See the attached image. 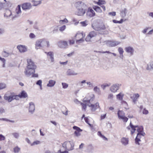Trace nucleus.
Returning <instances> with one entry per match:
<instances>
[{"label": "nucleus", "instance_id": "f257e3e1", "mask_svg": "<svg viewBox=\"0 0 153 153\" xmlns=\"http://www.w3.org/2000/svg\"><path fill=\"white\" fill-rule=\"evenodd\" d=\"M74 5L77 9L76 14L79 16H83L86 13L87 10V6L82 1H78L76 2Z\"/></svg>", "mask_w": 153, "mask_h": 153}, {"label": "nucleus", "instance_id": "f03ea898", "mask_svg": "<svg viewBox=\"0 0 153 153\" xmlns=\"http://www.w3.org/2000/svg\"><path fill=\"white\" fill-rule=\"evenodd\" d=\"M62 146L65 150L70 151L74 149V144L72 141H67L62 144Z\"/></svg>", "mask_w": 153, "mask_h": 153}, {"label": "nucleus", "instance_id": "7ed1b4c3", "mask_svg": "<svg viewBox=\"0 0 153 153\" xmlns=\"http://www.w3.org/2000/svg\"><path fill=\"white\" fill-rule=\"evenodd\" d=\"M92 27L95 30L98 31L99 33L100 34H107L108 33V31H106V32L105 31L104 32L102 31V30L105 29V25H100L97 26H94L92 25Z\"/></svg>", "mask_w": 153, "mask_h": 153}, {"label": "nucleus", "instance_id": "20e7f679", "mask_svg": "<svg viewBox=\"0 0 153 153\" xmlns=\"http://www.w3.org/2000/svg\"><path fill=\"white\" fill-rule=\"evenodd\" d=\"M93 100V99L89 100H85V98L83 99V101L84 102H87V105L89 107H91V110L92 111H94L96 110L99 107V103H96L95 104H92L90 103V101Z\"/></svg>", "mask_w": 153, "mask_h": 153}, {"label": "nucleus", "instance_id": "39448f33", "mask_svg": "<svg viewBox=\"0 0 153 153\" xmlns=\"http://www.w3.org/2000/svg\"><path fill=\"white\" fill-rule=\"evenodd\" d=\"M29 68H28V66H27V68L25 69L24 73L25 75L28 77L30 76L33 73H35V70L36 68H33L32 66L30 67Z\"/></svg>", "mask_w": 153, "mask_h": 153}, {"label": "nucleus", "instance_id": "423d86ee", "mask_svg": "<svg viewBox=\"0 0 153 153\" xmlns=\"http://www.w3.org/2000/svg\"><path fill=\"white\" fill-rule=\"evenodd\" d=\"M146 134L144 132H143L142 133H137L136 137L135 139V142L136 144L140 145L139 141H141V139H144L145 138L144 136Z\"/></svg>", "mask_w": 153, "mask_h": 153}, {"label": "nucleus", "instance_id": "0eeeda50", "mask_svg": "<svg viewBox=\"0 0 153 153\" xmlns=\"http://www.w3.org/2000/svg\"><path fill=\"white\" fill-rule=\"evenodd\" d=\"M4 99L7 100L8 102H11L14 99L16 100L18 99V96L17 95H11L10 96H7V94H5L4 96Z\"/></svg>", "mask_w": 153, "mask_h": 153}, {"label": "nucleus", "instance_id": "6e6552de", "mask_svg": "<svg viewBox=\"0 0 153 153\" xmlns=\"http://www.w3.org/2000/svg\"><path fill=\"white\" fill-rule=\"evenodd\" d=\"M97 35V33L94 31L90 32L85 38V40L87 42L91 41V38L95 37Z\"/></svg>", "mask_w": 153, "mask_h": 153}, {"label": "nucleus", "instance_id": "1a4fd4ad", "mask_svg": "<svg viewBox=\"0 0 153 153\" xmlns=\"http://www.w3.org/2000/svg\"><path fill=\"white\" fill-rule=\"evenodd\" d=\"M95 15V13L94 11L91 8L89 7L88 9L86 12V15L90 17H93Z\"/></svg>", "mask_w": 153, "mask_h": 153}, {"label": "nucleus", "instance_id": "9d476101", "mask_svg": "<svg viewBox=\"0 0 153 153\" xmlns=\"http://www.w3.org/2000/svg\"><path fill=\"white\" fill-rule=\"evenodd\" d=\"M22 7L24 10H29L31 8L32 5L30 3H25L22 4Z\"/></svg>", "mask_w": 153, "mask_h": 153}, {"label": "nucleus", "instance_id": "9b49d317", "mask_svg": "<svg viewBox=\"0 0 153 153\" xmlns=\"http://www.w3.org/2000/svg\"><path fill=\"white\" fill-rule=\"evenodd\" d=\"M120 42L119 41H108L107 42V44L109 47H113L120 44Z\"/></svg>", "mask_w": 153, "mask_h": 153}, {"label": "nucleus", "instance_id": "f8f14e48", "mask_svg": "<svg viewBox=\"0 0 153 153\" xmlns=\"http://www.w3.org/2000/svg\"><path fill=\"white\" fill-rule=\"evenodd\" d=\"M29 112L31 114H33L35 110V104L33 102H31L29 103Z\"/></svg>", "mask_w": 153, "mask_h": 153}, {"label": "nucleus", "instance_id": "ddd939ff", "mask_svg": "<svg viewBox=\"0 0 153 153\" xmlns=\"http://www.w3.org/2000/svg\"><path fill=\"white\" fill-rule=\"evenodd\" d=\"M58 45L61 48H65L67 47L68 45L66 41H61L58 42Z\"/></svg>", "mask_w": 153, "mask_h": 153}, {"label": "nucleus", "instance_id": "4468645a", "mask_svg": "<svg viewBox=\"0 0 153 153\" xmlns=\"http://www.w3.org/2000/svg\"><path fill=\"white\" fill-rule=\"evenodd\" d=\"M73 128L74 129L76 130L74 132V134L77 137L79 136L80 135V132L82 131V130L76 126H73Z\"/></svg>", "mask_w": 153, "mask_h": 153}, {"label": "nucleus", "instance_id": "2eb2a0df", "mask_svg": "<svg viewBox=\"0 0 153 153\" xmlns=\"http://www.w3.org/2000/svg\"><path fill=\"white\" fill-rule=\"evenodd\" d=\"M125 50L127 53H129L131 56L133 54L134 49L133 48L129 46L126 47Z\"/></svg>", "mask_w": 153, "mask_h": 153}, {"label": "nucleus", "instance_id": "dca6fc26", "mask_svg": "<svg viewBox=\"0 0 153 153\" xmlns=\"http://www.w3.org/2000/svg\"><path fill=\"white\" fill-rule=\"evenodd\" d=\"M27 66H28V68H30V67L31 66H32L33 68H36V65L30 59H27Z\"/></svg>", "mask_w": 153, "mask_h": 153}, {"label": "nucleus", "instance_id": "f3484780", "mask_svg": "<svg viewBox=\"0 0 153 153\" xmlns=\"http://www.w3.org/2000/svg\"><path fill=\"white\" fill-rule=\"evenodd\" d=\"M17 49L21 53H23L27 51V48L25 46L19 45L17 46Z\"/></svg>", "mask_w": 153, "mask_h": 153}, {"label": "nucleus", "instance_id": "a211bd4d", "mask_svg": "<svg viewBox=\"0 0 153 153\" xmlns=\"http://www.w3.org/2000/svg\"><path fill=\"white\" fill-rule=\"evenodd\" d=\"M41 47H44L45 46H47L48 48L49 47L50 45L48 41L44 39H41Z\"/></svg>", "mask_w": 153, "mask_h": 153}, {"label": "nucleus", "instance_id": "6ab92c4d", "mask_svg": "<svg viewBox=\"0 0 153 153\" xmlns=\"http://www.w3.org/2000/svg\"><path fill=\"white\" fill-rule=\"evenodd\" d=\"M12 15L11 11L9 9L6 10L5 13L4 14V16L7 18H9Z\"/></svg>", "mask_w": 153, "mask_h": 153}, {"label": "nucleus", "instance_id": "aec40b11", "mask_svg": "<svg viewBox=\"0 0 153 153\" xmlns=\"http://www.w3.org/2000/svg\"><path fill=\"white\" fill-rule=\"evenodd\" d=\"M45 53L47 54L48 56L50 57V59L51 62H53L54 61V55L53 52L51 51L48 52H45Z\"/></svg>", "mask_w": 153, "mask_h": 153}, {"label": "nucleus", "instance_id": "412c9836", "mask_svg": "<svg viewBox=\"0 0 153 153\" xmlns=\"http://www.w3.org/2000/svg\"><path fill=\"white\" fill-rule=\"evenodd\" d=\"M77 36H78L79 37H80L81 38L79 40H76V42L77 43L82 42L84 41V40L82 38L83 34L82 33H79L76 34V36L77 37Z\"/></svg>", "mask_w": 153, "mask_h": 153}, {"label": "nucleus", "instance_id": "4be33fe9", "mask_svg": "<svg viewBox=\"0 0 153 153\" xmlns=\"http://www.w3.org/2000/svg\"><path fill=\"white\" fill-rule=\"evenodd\" d=\"M130 126L131 128L132 129V130L131 131V134H132L136 130L135 128L138 127V126L137 125L134 126L132 124L131 122H130Z\"/></svg>", "mask_w": 153, "mask_h": 153}, {"label": "nucleus", "instance_id": "5701e85b", "mask_svg": "<svg viewBox=\"0 0 153 153\" xmlns=\"http://www.w3.org/2000/svg\"><path fill=\"white\" fill-rule=\"evenodd\" d=\"M118 89V86L115 85L111 86L110 88L111 91L113 92H115Z\"/></svg>", "mask_w": 153, "mask_h": 153}, {"label": "nucleus", "instance_id": "b1692460", "mask_svg": "<svg viewBox=\"0 0 153 153\" xmlns=\"http://www.w3.org/2000/svg\"><path fill=\"white\" fill-rule=\"evenodd\" d=\"M17 96H18V97H19L20 98H25L27 97V95L25 91H23L21 92L20 94H19Z\"/></svg>", "mask_w": 153, "mask_h": 153}, {"label": "nucleus", "instance_id": "393cba45", "mask_svg": "<svg viewBox=\"0 0 153 153\" xmlns=\"http://www.w3.org/2000/svg\"><path fill=\"white\" fill-rule=\"evenodd\" d=\"M66 74L68 76L76 75L77 74V73H75L73 70L70 69H69L67 71Z\"/></svg>", "mask_w": 153, "mask_h": 153}, {"label": "nucleus", "instance_id": "a878e982", "mask_svg": "<svg viewBox=\"0 0 153 153\" xmlns=\"http://www.w3.org/2000/svg\"><path fill=\"white\" fill-rule=\"evenodd\" d=\"M56 83V81L54 80H50L48 82V83L47 85V86L48 87H53Z\"/></svg>", "mask_w": 153, "mask_h": 153}, {"label": "nucleus", "instance_id": "bb28decb", "mask_svg": "<svg viewBox=\"0 0 153 153\" xmlns=\"http://www.w3.org/2000/svg\"><path fill=\"white\" fill-rule=\"evenodd\" d=\"M146 69L148 70H153V61H151L149 63Z\"/></svg>", "mask_w": 153, "mask_h": 153}, {"label": "nucleus", "instance_id": "cd10ccee", "mask_svg": "<svg viewBox=\"0 0 153 153\" xmlns=\"http://www.w3.org/2000/svg\"><path fill=\"white\" fill-rule=\"evenodd\" d=\"M117 115L118 118L120 119L124 116H125V114L124 111H122L119 110L118 111Z\"/></svg>", "mask_w": 153, "mask_h": 153}, {"label": "nucleus", "instance_id": "c85d7f7f", "mask_svg": "<svg viewBox=\"0 0 153 153\" xmlns=\"http://www.w3.org/2000/svg\"><path fill=\"white\" fill-rule=\"evenodd\" d=\"M121 143L124 145H126L128 144V138L123 137L121 139Z\"/></svg>", "mask_w": 153, "mask_h": 153}, {"label": "nucleus", "instance_id": "c756f323", "mask_svg": "<svg viewBox=\"0 0 153 153\" xmlns=\"http://www.w3.org/2000/svg\"><path fill=\"white\" fill-rule=\"evenodd\" d=\"M139 95L138 94H134L133 96L132 100L134 104L136 103L137 99L139 97Z\"/></svg>", "mask_w": 153, "mask_h": 153}, {"label": "nucleus", "instance_id": "7c9ffc66", "mask_svg": "<svg viewBox=\"0 0 153 153\" xmlns=\"http://www.w3.org/2000/svg\"><path fill=\"white\" fill-rule=\"evenodd\" d=\"M41 39L38 40L36 41V49H38L37 47H41Z\"/></svg>", "mask_w": 153, "mask_h": 153}, {"label": "nucleus", "instance_id": "2f4dec72", "mask_svg": "<svg viewBox=\"0 0 153 153\" xmlns=\"http://www.w3.org/2000/svg\"><path fill=\"white\" fill-rule=\"evenodd\" d=\"M93 9L97 12L101 13L102 12V10L100 9V8L98 6H94L93 7Z\"/></svg>", "mask_w": 153, "mask_h": 153}, {"label": "nucleus", "instance_id": "473e14b6", "mask_svg": "<svg viewBox=\"0 0 153 153\" xmlns=\"http://www.w3.org/2000/svg\"><path fill=\"white\" fill-rule=\"evenodd\" d=\"M127 12V10L126 8H124L121 11V16L122 17L126 16Z\"/></svg>", "mask_w": 153, "mask_h": 153}, {"label": "nucleus", "instance_id": "72a5a7b5", "mask_svg": "<svg viewBox=\"0 0 153 153\" xmlns=\"http://www.w3.org/2000/svg\"><path fill=\"white\" fill-rule=\"evenodd\" d=\"M137 131L138 132V133H142L143 131V127L142 126H138V127H137Z\"/></svg>", "mask_w": 153, "mask_h": 153}, {"label": "nucleus", "instance_id": "f704fd0d", "mask_svg": "<svg viewBox=\"0 0 153 153\" xmlns=\"http://www.w3.org/2000/svg\"><path fill=\"white\" fill-rule=\"evenodd\" d=\"M41 1H33L32 2H33V6H37L39 4L41 3Z\"/></svg>", "mask_w": 153, "mask_h": 153}, {"label": "nucleus", "instance_id": "c9c22d12", "mask_svg": "<svg viewBox=\"0 0 153 153\" xmlns=\"http://www.w3.org/2000/svg\"><path fill=\"white\" fill-rule=\"evenodd\" d=\"M6 88V85L4 83H0V90H2Z\"/></svg>", "mask_w": 153, "mask_h": 153}, {"label": "nucleus", "instance_id": "e433bc0d", "mask_svg": "<svg viewBox=\"0 0 153 153\" xmlns=\"http://www.w3.org/2000/svg\"><path fill=\"white\" fill-rule=\"evenodd\" d=\"M123 95L121 93H120L117 95V98L119 99V100H123Z\"/></svg>", "mask_w": 153, "mask_h": 153}, {"label": "nucleus", "instance_id": "4c0bfd02", "mask_svg": "<svg viewBox=\"0 0 153 153\" xmlns=\"http://www.w3.org/2000/svg\"><path fill=\"white\" fill-rule=\"evenodd\" d=\"M16 13L17 14H19L21 13V7L19 5H18L16 8Z\"/></svg>", "mask_w": 153, "mask_h": 153}, {"label": "nucleus", "instance_id": "58836bf2", "mask_svg": "<svg viewBox=\"0 0 153 153\" xmlns=\"http://www.w3.org/2000/svg\"><path fill=\"white\" fill-rule=\"evenodd\" d=\"M97 134L102 138L105 140H107V139L105 136L102 135L100 131H99L98 132Z\"/></svg>", "mask_w": 153, "mask_h": 153}, {"label": "nucleus", "instance_id": "ea45409f", "mask_svg": "<svg viewBox=\"0 0 153 153\" xmlns=\"http://www.w3.org/2000/svg\"><path fill=\"white\" fill-rule=\"evenodd\" d=\"M20 150V149L18 146H16L13 149V152L15 153L19 152Z\"/></svg>", "mask_w": 153, "mask_h": 153}, {"label": "nucleus", "instance_id": "a19ab883", "mask_svg": "<svg viewBox=\"0 0 153 153\" xmlns=\"http://www.w3.org/2000/svg\"><path fill=\"white\" fill-rule=\"evenodd\" d=\"M12 135L16 138L18 139L19 137V133L16 132L13 133Z\"/></svg>", "mask_w": 153, "mask_h": 153}, {"label": "nucleus", "instance_id": "79ce46f5", "mask_svg": "<svg viewBox=\"0 0 153 153\" xmlns=\"http://www.w3.org/2000/svg\"><path fill=\"white\" fill-rule=\"evenodd\" d=\"M105 3V1H102L101 0H99L97 3L99 5H101L102 4L103 5Z\"/></svg>", "mask_w": 153, "mask_h": 153}, {"label": "nucleus", "instance_id": "37998d69", "mask_svg": "<svg viewBox=\"0 0 153 153\" xmlns=\"http://www.w3.org/2000/svg\"><path fill=\"white\" fill-rule=\"evenodd\" d=\"M87 21H85L83 22H81L80 23L81 25L83 27H85L87 25Z\"/></svg>", "mask_w": 153, "mask_h": 153}, {"label": "nucleus", "instance_id": "c03bdc74", "mask_svg": "<svg viewBox=\"0 0 153 153\" xmlns=\"http://www.w3.org/2000/svg\"><path fill=\"white\" fill-rule=\"evenodd\" d=\"M2 55L4 57H7L9 55L10 53H9L5 51H4L2 53Z\"/></svg>", "mask_w": 153, "mask_h": 153}, {"label": "nucleus", "instance_id": "a18cd8bd", "mask_svg": "<svg viewBox=\"0 0 153 153\" xmlns=\"http://www.w3.org/2000/svg\"><path fill=\"white\" fill-rule=\"evenodd\" d=\"M62 88L64 89H66L68 87V85L66 83L62 82Z\"/></svg>", "mask_w": 153, "mask_h": 153}, {"label": "nucleus", "instance_id": "49530a36", "mask_svg": "<svg viewBox=\"0 0 153 153\" xmlns=\"http://www.w3.org/2000/svg\"><path fill=\"white\" fill-rule=\"evenodd\" d=\"M118 51L120 55L123 54L124 52V51L123 49L121 47H120L118 48Z\"/></svg>", "mask_w": 153, "mask_h": 153}, {"label": "nucleus", "instance_id": "de8ad7c7", "mask_svg": "<svg viewBox=\"0 0 153 153\" xmlns=\"http://www.w3.org/2000/svg\"><path fill=\"white\" fill-rule=\"evenodd\" d=\"M40 142L39 141L37 140L33 142L31 144V146H33L35 145H38L39 144Z\"/></svg>", "mask_w": 153, "mask_h": 153}, {"label": "nucleus", "instance_id": "09e8293b", "mask_svg": "<svg viewBox=\"0 0 153 153\" xmlns=\"http://www.w3.org/2000/svg\"><path fill=\"white\" fill-rule=\"evenodd\" d=\"M66 28V26L64 25L61 27H60L59 30L61 31H64Z\"/></svg>", "mask_w": 153, "mask_h": 153}, {"label": "nucleus", "instance_id": "8fccbe9b", "mask_svg": "<svg viewBox=\"0 0 153 153\" xmlns=\"http://www.w3.org/2000/svg\"><path fill=\"white\" fill-rule=\"evenodd\" d=\"M42 80H38L36 82V84L37 85H39L40 87H41V85H42Z\"/></svg>", "mask_w": 153, "mask_h": 153}, {"label": "nucleus", "instance_id": "3c124183", "mask_svg": "<svg viewBox=\"0 0 153 153\" xmlns=\"http://www.w3.org/2000/svg\"><path fill=\"white\" fill-rule=\"evenodd\" d=\"M5 32V30L4 28H0V35L3 34Z\"/></svg>", "mask_w": 153, "mask_h": 153}, {"label": "nucleus", "instance_id": "603ef678", "mask_svg": "<svg viewBox=\"0 0 153 153\" xmlns=\"http://www.w3.org/2000/svg\"><path fill=\"white\" fill-rule=\"evenodd\" d=\"M113 98V94H111L108 95V99H109L110 100H112Z\"/></svg>", "mask_w": 153, "mask_h": 153}, {"label": "nucleus", "instance_id": "864d4df0", "mask_svg": "<svg viewBox=\"0 0 153 153\" xmlns=\"http://www.w3.org/2000/svg\"><path fill=\"white\" fill-rule=\"evenodd\" d=\"M88 85V87L89 88H92L93 87V84L90 82H86Z\"/></svg>", "mask_w": 153, "mask_h": 153}, {"label": "nucleus", "instance_id": "5fc2aeb1", "mask_svg": "<svg viewBox=\"0 0 153 153\" xmlns=\"http://www.w3.org/2000/svg\"><path fill=\"white\" fill-rule=\"evenodd\" d=\"M94 91L98 92H99L100 91L99 88H98L97 86H95L94 87Z\"/></svg>", "mask_w": 153, "mask_h": 153}, {"label": "nucleus", "instance_id": "6e6d98bb", "mask_svg": "<svg viewBox=\"0 0 153 153\" xmlns=\"http://www.w3.org/2000/svg\"><path fill=\"white\" fill-rule=\"evenodd\" d=\"M86 80H83L81 82H79V85L80 86H82V84H83L85 83L86 82Z\"/></svg>", "mask_w": 153, "mask_h": 153}, {"label": "nucleus", "instance_id": "4d7b16f0", "mask_svg": "<svg viewBox=\"0 0 153 153\" xmlns=\"http://www.w3.org/2000/svg\"><path fill=\"white\" fill-rule=\"evenodd\" d=\"M88 120V119L87 117H85V122L88 124L90 127H91L92 126L91 124L89 123Z\"/></svg>", "mask_w": 153, "mask_h": 153}, {"label": "nucleus", "instance_id": "13d9d810", "mask_svg": "<svg viewBox=\"0 0 153 153\" xmlns=\"http://www.w3.org/2000/svg\"><path fill=\"white\" fill-rule=\"evenodd\" d=\"M149 111L148 110H146V108H144L143 111V114H148Z\"/></svg>", "mask_w": 153, "mask_h": 153}, {"label": "nucleus", "instance_id": "bf43d9fd", "mask_svg": "<svg viewBox=\"0 0 153 153\" xmlns=\"http://www.w3.org/2000/svg\"><path fill=\"white\" fill-rule=\"evenodd\" d=\"M29 37L31 39H33L35 37V36L33 33H30L29 35Z\"/></svg>", "mask_w": 153, "mask_h": 153}, {"label": "nucleus", "instance_id": "052dcab7", "mask_svg": "<svg viewBox=\"0 0 153 153\" xmlns=\"http://www.w3.org/2000/svg\"><path fill=\"white\" fill-rule=\"evenodd\" d=\"M149 27H147L145 28L143 30L142 32L144 34H145L147 31V30L149 29Z\"/></svg>", "mask_w": 153, "mask_h": 153}, {"label": "nucleus", "instance_id": "680f3d73", "mask_svg": "<svg viewBox=\"0 0 153 153\" xmlns=\"http://www.w3.org/2000/svg\"><path fill=\"white\" fill-rule=\"evenodd\" d=\"M123 19H121L120 21H119L118 22H116V20H113V22L114 23H121L123 22Z\"/></svg>", "mask_w": 153, "mask_h": 153}, {"label": "nucleus", "instance_id": "e2e57ef3", "mask_svg": "<svg viewBox=\"0 0 153 153\" xmlns=\"http://www.w3.org/2000/svg\"><path fill=\"white\" fill-rule=\"evenodd\" d=\"M58 153H68V151L66 150L64 151H61V150L60 149L58 151Z\"/></svg>", "mask_w": 153, "mask_h": 153}, {"label": "nucleus", "instance_id": "0e129e2a", "mask_svg": "<svg viewBox=\"0 0 153 153\" xmlns=\"http://www.w3.org/2000/svg\"><path fill=\"white\" fill-rule=\"evenodd\" d=\"M121 119H122L124 122H126L128 121V119L125 116L122 118Z\"/></svg>", "mask_w": 153, "mask_h": 153}, {"label": "nucleus", "instance_id": "69168bd1", "mask_svg": "<svg viewBox=\"0 0 153 153\" xmlns=\"http://www.w3.org/2000/svg\"><path fill=\"white\" fill-rule=\"evenodd\" d=\"M5 137L2 134H0V141L4 140Z\"/></svg>", "mask_w": 153, "mask_h": 153}, {"label": "nucleus", "instance_id": "338daca9", "mask_svg": "<svg viewBox=\"0 0 153 153\" xmlns=\"http://www.w3.org/2000/svg\"><path fill=\"white\" fill-rule=\"evenodd\" d=\"M68 22L67 19L65 18L63 20H61L59 21V22L60 23H62L64 22Z\"/></svg>", "mask_w": 153, "mask_h": 153}, {"label": "nucleus", "instance_id": "774afa93", "mask_svg": "<svg viewBox=\"0 0 153 153\" xmlns=\"http://www.w3.org/2000/svg\"><path fill=\"white\" fill-rule=\"evenodd\" d=\"M108 14L110 15H111L112 16H114L116 15V12H109L108 13Z\"/></svg>", "mask_w": 153, "mask_h": 153}]
</instances>
